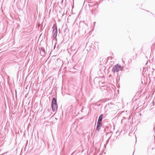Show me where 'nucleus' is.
Masks as SVG:
<instances>
[{
  "label": "nucleus",
  "instance_id": "1",
  "mask_svg": "<svg viewBox=\"0 0 155 155\" xmlns=\"http://www.w3.org/2000/svg\"><path fill=\"white\" fill-rule=\"evenodd\" d=\"M52 29L53 38L55 39L56 38L58 33V29L56 24L54 25L52 27Z\"/></svg>",
  "mask_w": 155,
  "mask_h": 155
},
{
  "label": "nucleus",
  "instance_id": "2",
  "mask_svg": "<svg viewBox=\"0 0 155 155\" xmlns=\"http://www.w3.org/2000/svg\"><path fill=\"white\" fill-rule=\"evenodd\" d=\"M51 106L52 111H55L57 109V106L56 100L54 97L53 98L52 100Z\"/></svg>",
  "mask_w": 155,
  "mask_h": 155
},
{
  "label": "nucleus",
  "instance_id": "3",
  "mask_svg": "<svg viewBox=\"0 0 155 155\" xmlns=\"http://www.w3.org/2000/svg\"><path fill=\"white\" fill-rule=\"evenodd\" d=\"M122 67L120 65L117 64L115 65L112 68V71L113 72H118L121 70Z\"/></svg>",
  "mask_w": 155,
  "mask_h": 155
},
{
  "label": "nucleus",
  "instance_id": "4",
  "mask_svg": "<svg viewBox=\"0 0 155 155\" xmlns=\"http://www.w3.org/2000/svg\"><path fill=\"white\" fill-rule=\"evenodd\" d=\"M40 53L42 56H44L45 54V50L43 48H41L40 50Z\"/></svg>",
  "mask_w": 155,
  "mask_h": 155
},
{
  "label": "nucleus",
  "instance_id": "5",
  "mask_svg": "<svg viewBox=\"0 0 155 155\" xmlns=\"http://www.w3.org/2000/svg\"><path fill=\"white\" fill-rule=\"evenodd\" d=\"M103 116V114H101L100 115L98 118V121L97 123H102L101 121L102 120V118Z\"/></svg>",
  "mask_w": 155,
  "mask_h": 155
},
{
  "label": "nucleus",
  "instance_id": "6",
  "mask_svg": "<svg viewBox=\"0 0 155 155\" xmlns=\"http://www.w3.org/2000/svg\"><path fill=\"white\" fill-rule=\"evenodd\" d=\"M101 124L102 123H97L96 130L98 131H99L100 128L101 127Z\"/></svg>",
  "mask_w": 155,
  "mask_h": 155
}]
</instances>
